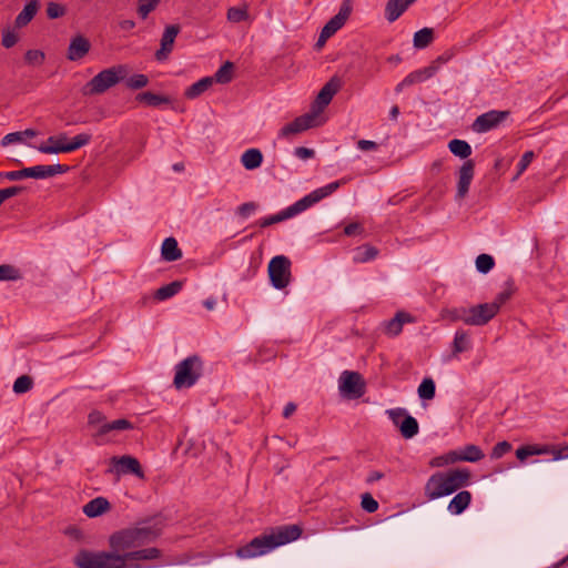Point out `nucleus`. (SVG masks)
Here are the masks:
<instances>
[{
    "instance_id": "nucleus-1",
    "label": "nucleus",
    "mask_w": 568,
    "mask_h": 568,
    "mask_svg": "<svg viewBox=\"0 0 568 568\" xmlns=\"http://www.w3.org/2000/svg\"><path fill=\"white\" fill-rule=\"evenodd\" d=\"M110 551L82 549L74 557L78 568H143L138 561L152 560L161 556L158 548H140L134 528L112 534L109 538Z\"/></svg>"
},
{
    "instance_id": "nucleus-2",
    "label": "nucleus",
    "mask_w": 568,
    "mask_h": 568,
    "mask_svg": "<svg viewBox=\"0 0 568 568\" xmlns=\"http://www.w3.org/2000/svg\"><path fill=\"white\" fill-rule=\"evenodd\" d=\"M301 534L302 529L297 525H285L272 528L270 531L253 538L245 546L239 547L235 554L241 559L263 556L280 546L298 539Z\"/></svg>"
},
{
    "instance_id": "nucleus-3",
    "label": "nucleus",
    "mask_w": 568,
    "mask_h": 568,
    "mask_svg": "<svg viewBox=\"0 0 568 568\" xmlns=\"http://www.w3.org/2000/svg\"><path fill=\"white\" fill-rule=\"evenodd\" d=\"M344 180L334 181L325 186H322L320 189H316L312 191L310 194L305 195L301 200L296 201L291 206L286 207L285 210L278 212L277 214L263 217L257 221V225L260 227H267L273 224L283 222L287 219L293 217L294 215L302 213L303 211L307 210L312 205L318 203L324 197L331 195L334 193L342 184H344Z\"/></svg>"
},
{
    "instance_id": "nucleus-4",
    "label": "nucleus",
    "mask_w": 568,
    "mask_h": 568,
    "mask_svg": "<svg viewBox=\"0 0 568 568\" xmlns=\"http://www.w3.org/2000/svg\"><path fill=\"white\" fill-rule=\"evenodd\" d=\"M469 479L470 471L467 469H453L446 473H435L426 483L425 495L430 500L448 496L466 486Z\"/></svg>"
},
{
    "instance_id": "nucleus-5",
    "label": "nucleus",
    "mask_w": 568,
    "mask_h": 568,
    "mask_svg": "<svg viewBox=\"0 0 568 568\" xmlns=\"http://www.w3.org/2000/svg\"><path fill=\"white\" fill-rule=\"evenodd\" d=\"M129 74V68L125 64H118L111 68L104 69L94 75L88 83L82 88L83 95H98L108 91L119 82L126 79Z\"/></svg>"
},
{
    "instance_id": "nucleus-6",
    "label": "nucleus",
    "mask_w": 568,
    "mask_h": 568,
    "mask_svg": "<svg viewBox=\"0 0 568 568\" xmlns=\"http://www.w3.org/2000/svg\"><path fill=\"white\" fill-rule=\"evenodd\" d=\"M202 375V361L199 356L192 355L175 366L173 385L176 389L192 387Z\"/></svg>"
},
{
    "instance_id": "nucleus-7",
    "label": "nucleus",
    "mask_w": 568,
    "mask_h": 568,
    "mask_svg": "<svg viewBox=\"0 0 568 568\" xmlns=\"http://www.w3.org/2000/svg\"><path fill=\"white\" fill-rule=\"evenodd\" d=\"M271 284L276 290L285 288L291 282V261L284 255L274 256L268 263Z\"/></svg>"
},
{
    "instance_id": "nucleus-8",
    "label": "nucleus",
    "mask_w": 568,
    "mask_h": 568,
    "mask_svg": "<svg viewBox=\"0 0 568 568\" xmlns=\"http://www.w3.org/2000/svg\"><path fill=\"white\" fill-rule=\"evenodd\" d=\"M338 389L347 398H359L365 393V383L357 372L344 371L338 378Z\"/></svg>"
},
{
    "instance_id": "nucleus-9",
    "label": "nucleus",
    "mask_w": 568,
    "mask_h": 568,
    "mask_svg": "<svg viewBox=\"0 0 568 568\" xmlns=\"http://www.w3.org/2000/svg\"><path fill=\"white\" fill-rule=\"evenodd\" d=\"M111 464L112 468L109 471L115 473L118 476L133 474L141 479L144 478L140 462L135 457L129 455L115 456L111 458Z\"/></svg>"
},
{
    "instance_id": "nucleus-10",
    "label": "nucleus",
    "mask_w": 568,
    "mask_h": 568,
    "mask_svg": "<svg viewBox=\"0 0 568 568\" xmlns=\"http://www.w3.org/2000/svg\"><path fill=\"white\" fill-rule=\"evenodd\" d=\"M341 88V81L337 77H333L318 92L313 105L311 113H316V119L323 110L329 104L333 97L337 93Z\"/></svg>"
},
{
    "instance_id": "nucleus-11",
    "label": "nucleus",
    "mask_w": 568,
    "mask_h": 568,
    "mask_svg": "<svg viewBox=\"0 0 568 568\" xmlns=\"http://www.w3.org/2000/svg\"><path fill=\"white\" fill-rule=\"evenodd\" d=\"M509 115L508 111L491 110L477 116L471 129L474 132L484 133L497 128Z\"/></svg>"
},
{
    "instance_id": "nucleus-12",
    "label": "nucleus",
    "mask_w": 568,
    "mask_h": 568,
    "mask_svg": "<svg viewBox=\"0 0 568 568\" xmlns=\"http://www.w3.org/2000/svg\"><path fill=\"white\" fill-rule=\"evenodd\" d=\"M318 124H321V122L318 121V119H316V113L310 112V113H306V114H303V115L296 118L292 122L284 125L281 129L278 135L281 138H288L293 134H297L307 129L317 126Z\"/></svg>"
},
{
    "instance_id": "nucleus-13",
    "label": "nucleus",
    "mask_w": 568,
    "mask_h": 568,
    "mask_svg": "<svg viewBox=\"0 0 568 568\" xmlns=\"http://www.w3.org/2000/svg\"><path fill=\"white\" fill-rule=\"evenodd\" d=\"M352 12V1L343 0L337 14L328 20V22L323 27L324 36L323 38H331L334 36L347 21Z\"/></svg>"
},
{
    "instance_id": "nucleus-14",
    "label": "nucleus",
    "mask_w": 568,
    "mask_h": 568,
    "mask_svg": "<svg viewBox=\"0 0 568 568\" xmlns=\"http://www.w3.org/2000/svg\"><path fill=\"white\" fill-rule=\"evenodd\" d=\"M468 325L483 326L497 314L496 304L484 303L469 307Z\"/></svg>"
},
{
    "instance_id": "nucleus-15",
    "label": "nucleus",
    "mask_w": 568,
    "mask_h": 568,
    "mask_svg": "<svg viewBox=\"0 0 568 568\" xmlns=\"http://www.w3.org/2000/svg\"><path fill=\"white\" fill-rule=\"evenodd\" d=\"M475 174V163L473 160H466L458 171V182L456 191V200L460 201L466 197L470 183Z\"/></svg>"
},
{
    "instance_id": "nucleus-16",
    "label": "nucleus",
    "mask_w": 568,
    "mask_h": 568,
    "mask_svg": "<svg viewBox=\"0 0 568 568\" xmlns=\"http://www.w3.org/2000/svg\"><path fill=\"white\" fill-rule=\"evenodd\" d=\"M181 28L179 24H170L165 28L161 41L160 49L155 52L158 61H165L173 51L174 41Z\"/></svg>"
},
{
    "instance_id": "nucleus-17",
    "label": "nucleus",
    "mask_w": 568,
    "mask_h": 568,
    "mask_svg": "<svg viewBox=\"0 0 568 568\" xmlns=\"http://www.w3.org/2000/svg\"><path fill=\"white\" fill-rule=\"evenodd\" d=\"M450 462H469L476 463L485 457L484 452L474 444H468L459 449L452 450L448 454Z\"/></svg>"
},
{
    "instance_id": "nucleus-18",
    "label": "nucleus",
    "mask_w": 568,
    "mask_h": 568,
    "mask_svg": "<svg viewBox=\"0 0 568 568\" xmlns=\"http://www.w3.org/2000/svg\"><path fill=\"white\" fill-rule=\"evenodd\" d=\"M26 169V178L31 179H48L57 174L65 173L69 170L68 165L64 164H52V165H36Z\"/></svg>"
},
{
    "instance_id": "nucleus-19",
    "label": "nucleus",
    "mask_w": 568,
    "mask_h": 568,
    "mask_svg": "<svg viewBox=\"0 0 568 568\" xmlns=\"http://www.w3.org/2000/svg\"><path fill=\"white\" fill-rule=\"evenodd\" d=\"M90 48H91L90 41L85 37L80 36V34L75 36L70 41L68 52H67V58L70 61L81 60L89 53Z\"/></svg>"
},
{
    "instance_id": "nucleus-20",
    "label": "nucleus",
    "mask_w": 568,
    "mask_h": 568,
    "mask_svg": "<svg viewBox=\"0 0 568 568\" xmlns=\"http://www.w3.org/2000/svg\"><path fill=\"white\" fill-rule=\"evenodd\" d=\"M416 0H388L385 6V18L388 22L396 21Z\"/></svg>"
},
{
    "instance_id": "nucleus-21",
    "label": "nucleus",
    "mask_w": 568,
    "mask_h": 568,
    "mask_svg": "<svg viewBox=\"0 0 568 568\" xmlns=\"http://www.w3.org/2000/svg\"><path fill=\"white\" fill-rule=\"evenodd\" d=\"M412 320L408 313L398 312L393 318L384 323V332L388 336H397L402 332L403 325L412 322Z\"/></svg>"
},
{
    "instance_id": "nucleus-22",
    "label": "nucleus",
    "mask_w": 568,
    "mask_h": 568,
    "mask_svg": "<svg viewBox=\"0 0 568 568\" xmlns=\"http://www.w3.org/2000/svg\"><path fill=\"white\" fill-rule=\"evenodd\" d=\"M133 528L138 534L140 547L154 541L161 535L162 531V528L158 524L142 525Z\"/></svg>"
},
{
    "instance_id": "nucleus-23",
    "label": "nucleus",
    "mask_w": 568,
    "mask_h": 568,
    "mask_svg": "<svg viewBox=\"0 0 568 568\" xmlns=\"http://www.w3.org/2000/svg\"><path fill=\"white\" fill-rule=\"evenodd\" d=\"M110 509V503L104 497H97L89 503H87L82 511L89 518H95L106 513Z\"/></svg>"
},
{
    "instance_id": "nucleus-24",
    "label": "nucleus",
    "mask_w": 568,
    "mask_h": 568,
    "mask_svg": "<svg viewBox=\"0 0 568 568\" xmlns=\"http://www.w3.org/2000/svg\"><path fill=\"white\" fill-rule=\"evenodd\" d=\"M470 501L471 494L468 490H462L453 497L447 509L453 515H459L469 506Z\"/></svg>"
},
{
    "instance_id": "nucleus-25",
    "label": "nucleus",
    "mask_w": 568,
    "mask_h": 568,
    "mask_svg": "<svg viewBox=\"0 0 568 568\" xmlns=\"http://www.w3.org/2000/svg\"><path fill=\"white\" fill-rule=\"evenodd\" d=\"M161 253L163 260L168 262H174L182 257V252L178 246V242L174 237H168L163 241Z\"/></svg>"
},
{
    "instance_id": "nucleus-26",
    "label": "nucleus",
    "mask_w": 568,
    "mask_h": 568,
    "mask_svg": "<svg viewBox=\"0 0 568 568\" xmlns=\"http://www.w3.org/2000/svg\"><path fill=\"white\" fill-rule=\"evenodd\" d=\"M39 9V3L37 0L29 1L22 11L16 18V27L22 28L27 26L37 14Z\"/></svg>"
},
{
    "instance_id": "nucleus-27",
    "label": "nucleus",
    "mask_w": 568,
    "mask_h": 568,
    "mask_svg": "<svg viewBox=\"0 0 568 568\" xmlns=\"http://www.w3.org/2000/svg\"><path fill=\"white\" fill-rule=\"evenodd\" d=\"M263 154L258 149H248L241 156V163L246 170H255L261 166Z\"/></svg>"
},
{
    "instance_id": "nucleus-28",
    "label": "nucleus",
    "mask_w": 568,
    "mask_h": 568,
    "mask_svg": "<svg viewBox=\"0 0 568 568\" xmlns=\"http://www.w3.org/2000/svg\"><path fill=\"white\" fill-rule=\"evenodd\" d=\"M67 144V136L64 134H61L59 136H49L47 140V144H41L40 146H38V150L41 153L45 154L65 153L64 151H57L54 149L65 146Z\"/></svg>"
},
{
    "instance_id": "nucleus-29",
    "label": "nucleus",
    "mask_w": 568,
    "mask_h": 568,
    "mask_svg": "<svg viewBox=\"0 0 568 568\" xmlns=\"http://www.w3.org/2000/svg\"><path fill=\"white\" fill-rule=\"evenodd\" d=\"M214 83V79H211L210 77H205L190 85L185 92L184 95L187 99H195L200 97L202 93H204L209 88L212 87Z\"/></svg>"
},
{
    "instance_id": "nucleus-30",
    "label": "nucleus",
    "mask_w": 568,
    "mask_h": 568,
    "mask_svg": "<svg viewBox=\"0 0 568 568\" xmlns=\"http://www.w3.org/2000/svg\"><path fill=\"white\" fill-rule=\"evenodd\" d=\"M419 426L415 417L406 412L404 419L400 423L399 432L406 439H410L418 434Z\"/></svg>"
},
{
    "instance_id": "nucleus-31",
    "label": "nucleus",
    "mask_w": 568,
    "mask_h": 568,
    "mask_svg": "<svg viewBox=\"0 0 568 568\" xmlns=\"http://www.w3.org/2000/svg\"><path fill=\"white\" fill-rule=\"evenodd\" d=\"M434 40V30L432 28H423L415 32L413 44L416 49L427 48Z\"/></svg>"
},
{
    "instance_id": "nucleus-32",
    "label": "nucleus",
    "mask_w": 568,
    "mask_h": 568,
    "mask_svg": "<svg viewBox=\"0 0 568 568\" xmlns=\"http://www.w3.org/2000/svg\"><path fill=\"white\" fill-rule=\"evenodd\" d=\"M182 288V282L174 281L155 291L154 297L158 301H165L176 295Z\"/></svg>"
},
{
    "instance_id": "nucleus-33",
    "label": "nucleus",
    "mask_w": 568,
    "mask_h": 568,
    "mask_svg": "<svg viewBox=\"0 0 568 568\" xmlns=\"http://www.w3.org/2000/svg\"><path fill=\"white\" fill-rule=\"evenodd\" d=\"M449 151L460 159H467L471 154V146L468 142L459 139H454L448 143Z\"/></svg>"
},
{
    "instance_id": "nucleus-34",
    "label": "nucleus",
    "mask_w": 568,
    "mask_h": 568,
    "mask_svg": "<svg viewBox=\"0 0 568 568\" xmlns=\"http://www.w3.org/2000/svg\"><path fill=\"white\" fill-rule=\"evenodd\" d=\"M233 70H234V64L230 61H226L219 68V70L215 72V74L210 78L214 79V82H217L221 84H226V83L231 82V80L233 79Z\"/></svg>"
},
{
    "instance_id": "nucleus-35",
    "label": "nucleus",
    "mask_w": 568,
    "mask_h": 568,
    "mask_svg": "<svg viewBox=\"0 0 568 568\" xmlns=\"http://www.w3.org/2000/svg\"><path fill=\"white\" fill-rule=\"evenodd\" d=\"M377 254L378 251L376 247L372 245H363L356 248L353 260L356 263H365L374 260L377 256Z\"/></svg>"
},
{
    "instance_id": "nucleus-36",
    "label": "nucleus",
    "mask_w": 568,
    "mask_h": 568,
    "mask_svg": "<svg viewBox=\"0 0 568 568\" xmlns=\"http://www.w3.org/2000/svg\"><path fill=\"white\" fill-rule=\"evenodd\" d=\"M470 348V341L465 331H457L453 342V354L458 355Z\"/></svg>"
},
{
    "instance_id": "nucleus-37",
    "label": "nucleus",
    "mask_w": 568,
    "mask_h": 568,
    "mask_svg": "<svg viewBox=\"0 0 568 568\" xmlns=\"http://www.w3.org/2000/svg\"><path fill=\"white\" fill-rule=\"evenodd\" d=\"M91 141V134L89 133H80L75 135L72 141L68 142L65 146L55 149L57 151H64L65 153L73 152L84 145H87Z\"/></svg>"
},
{
    "instance_id": "nucleus-38",
    "label": "nucleus",
    "mask_w": 568,
    "mask_h": 568,
    "mask_svg": "<svg viewBox=\"0 0 568 568\" xmlns=\"http://www.w3.org/2000/svg\"><path fill=\"white\" fill-rule=\"evenodd\" d=\"M131 428H132V424L128 419L120 418V419H116V420H113L110 423L102 424L101 427L99 428L98 434L104 435L112 430H125V429H131Z\"/></svg>"
},
{
    "instance_id": "nucleus-39",
    "label": "nucleus",
    "mask_w": 568,
    "mask_h": 568,
    "mask_svg": "<svg viewBox=\"0 0 568 568\" xmlns=\"http://www.w3.org/2000/svg\"><path fill=\"white\" fill-rule=\"evenodd\" d=\"M136 101L143 102L150 106H159L163 103H169V98L152 92H142L136 95Z\"/></svg>"
},
{
    "instance_id": "nucleus-40",
    "label": "nucleus",
    "mask_w": 568,
    "mask_h": 568,
    "mask_svg": "<svg viewBox=\"0 0 568 568\" xmlns=\"http://www.w3.org/2000/svg\"><path fill=\"white\" fill-rule=\"evenodd\" d=\"M436 385L433 378L426 377L419 384L417 388V393L419 398L430 400L435 397Z\"/></svg>"
},
{
    "instance_id": "nucleus-41",
    "label": "nucleus",
    "mask_w": 568,
    "mask_h": 568,
    "mask_svg": "<svg viewBox=\"0 0 568 568\" xmlns=\"http://www.w3.org/2000/svg\"><path fill=\"white\" fill-rule=\"evenodd\" d=\"M22 278L21 271L11 264L0 265V281H19Z\"/></svg>"
},
{
    "instance_id": "nucleus-42",
    "label": "nucleus",
    "mask_w": 568,
    "mask_h": 568,
    "mask_svg": "<svg viewBox=\"0 0 568 568\" xmlns=\"http://www.w3.org/2000/svg\"><path fill=\"white\" fill-rule=\"evenodd\" d=\"M160 0H138V14L141 19H146L149 14L156 9Z\"/></svg>"
},
{
    "instance_id": "nucleus-43",
    "label": "nucleus",
    "mask_w": 568,
    "mask_h": 568,
    "mask_svg": "<svg viewBox=\"0 0 568 568\" xmlns=\"http://www.w3.org/2000/svg\"><path fill=\"white\" fill-rule=\"evenodd\" d=\"M33 386V381L28 375L19 376L13 383V392L16 394H23L29 392Z\"/></svg>"
},
{
    "instance_id": "nucleus-44",
    "label": "nucleus",
    "mask_w": 568,
    "mask_h": 568,
    "mask_svg": "<svg viewBox=\"0 0 568 568\" xmlns=\"http://www.w3.org/2000/svg\"><path fill=\"white\" fill-rule=\"evenodd\" d=\"M495 265V261L491 255L480 254L476 258V268L478 272L486 274L488 273Z\"/></svg>"
},
{
    "instance_id": "nucleus-45",
    "label": "nucleus",
    "mask_w": 568,
    "mask_h": 568,
    "mask_svg": "<svg viewBox=\"0 0 568 568\" xmlns=\"http://www.w3.org/2000/svg\"><path fill=\"white\" fill-rule=\"evenodd\" d=\"M469 307H456L447 311V315L452 321H462L468 325Z\"/></svg>"
},
{
    "instance_id": "nucleus-46",
    "label": "nucleus",
    "mask_w": 568,
    "mask_h": 568,
    "mask_svg": "<svg viewBox=\"0 0 568 568\" xmlns=\"http://www.w3.org/2000/svg\"><path fill=\"white\" fill-rule=\"evenodd\" d=\"M248 18L247 10L245 8L232 7L227 10V20L234 23L242 22Z\"/></svg>"
},
{
    "instance_id": "nucleus-47",
    "label": "nucleus",
    "mask_w": 568,
    "mask_h": 568,
    "mask_svg": "<svg viewBox=\"0 0 568 568\" xmlns=\"http://www.w3.org/2000/svg\"><path fill=\"white\" fill-rule=\"evenodd\" d=\"M149 83V78L145 74H134L131 78L126 79V87L132 90H139L146 87Z\"/></svg>"
},
{
    "instance_id": "nucleus-48",
    "label": "nucleus",
    "mask_w": 568,
    "mask_h": 568,
    "mask_svg": "<svg viewBox=\"0 0 568 568\" xmlns=\"http://www.w3.org/2000/svg\"><path fill=\"white\" fill-rule=\"evenodd\" d=\"M535 158V153L532 151H526L523 156L520 158L518 164H517V174L515 179H518L529 166L531 161Z\"/></svg>"
},
{
    "instance_id": "nucleus-49",
    "label": "nucleus",
    "mask_w": 568,
    "mask_h": 568,
    "mask_svg": "<svg viewBox=\"0 0 568 568\" xmlns=\"http://www.w3.org/2000/svg\"><path fill=\"white\" fill-rule=\"evenodd\" d=\"M510 450H511V445L508 442L503 440V442L497 443L494 446L490 457L493 459H499Z\"/></svg>"
},
{
    "instance_id": "nucleus-50",
    "label": "nucleus",
    "mask_w": 568,
    "mask_h": 568,
    "mask_svg": "<svg viewBox=\"0 0 568 568\" xmlns=\"http://www.w3.org/2000/svg\"><path fill=\"white\" fill-rule=\"evenodd\" d=\"M65 13V7L57 3V2H49L47 6V16L49 19H58Z\"/></svg>"
},
{
    "instance_id": "nucleus-51",
    "label": "nucleus",
    "mask_w": 568,
    "mask_h": 568,
    "mask_svg": "<svg viewBox=\"0 0 568 568\" xmlns=\"http://www.w3.org/2000/svg\"><path fill=\"white\" fill-rule=\"evenodd\" d=\"M361 506L365 511L369 514L375 513L378 509V503L368 493L362 496Z\"/></svg>"
},
{
    "instance_id": "nucleus-52",
    "label": "nucleus",
    "mask_w": 568,
    "mask_h": 568,
    "mask_svg": "<svg viewBox=\"0 0 568 568\" xmlns=\"http://www.w3.org/2000/svg\"><path fill=\"white\" fill-rule=\"evenodd\" d=\"M386 414L387 416L389 417V419L393 422V424L396 426V427H400V423L402 420L404 419L405 415H406V409L405 408H392V409H387L386 410Z\"/></svg>"
},
{
    "instance_id": "nucleus-53",
    "label": "nucleus",
    "mask_w": 568,
    "mask_h": 568,
    "mask_svg": "<svg viewBox=\"0 0 568 568\" xmlns=\"http://www.w3.org/2000/svg\"><path fill=\"white\" fill-rule=\"evenodd\" d=\"M24 59L31 64H41L44 60V53L40 50H28L24 54Z\"/></svg>"
},
{
    "instance_id": "nucleus-54",
    "label": "nucleus",
    "mask_w": 568,
    "mask_h": 568,
    "mask_svg": "<svg viewBox=\"0 0 568 568\" xmlns=\"http://www.w3.org/2000/svg\"><path fill=\"white\" fill-rule=\"evenodd\" d=\"M18 42V34L8 29L2 32L1 43L4 48H12Z\"/></svg>"
},
{
    "instance_id": "nucleus-55",
    "label": "nucleus",
    "mask_w": 568,
    "mask_h": 568,
    "mask_svg": "<svg viewBox=\"0 0 568 568\" xmlns=\"http://www.w3.org/2000/svg\"><path fill=\"white\" fill-rule=\"evenodd\" d=\"M425 80H427V79H426L425 74L423 73V70L419 69V70L410 72L407 77H405L404 84H407L408 87H410L415 83L423 82Z\"/></svg>"
},
{
    "instance_id": "nucleus-56",
    "label": "nucleus",
    "mask_w": 568,
    "mask_h": 568,
    "mask_svg": "<svg viewBox=\"0 0 568 568\" xmlns=\"http://www.w3.org/2000/svg\"><path fill=\"white\" fill-rule=\"evenodd\" d=\"M23 139H22V135L20 133V131L18 132H11V133H8L6 134L2 140H1V146L6 148L10 144H14V143H23Z\"/></svg>"
},
{
    "instance_id": "nucleus-57",
    "label": "nucleus",
    "mask_w": 568,
    "mask_h": 568,
    "mask_svg": "<svg viewBox=\"0 0 568 568\" xmlns=\"http://www.w3.org/2000/svg\"><path fill=\"white\" fill-rule=\"evenodd\" d=\"M257 209V204L254 202L243 203L237 207V213L242 217H248L255 210Z\"/></svg>"
},
{
    "instance_id": "nucleus-58",
    "label": "nucleus",
    "mask_w": 568,
    "mask_h": 568,
    "mask_svg": "<svg viewBox=\"0 0 568 568\" xmlns=\"http://www.w3.org/2000/svg\"><path fill=\"white\" fill-rule=\"evenodd\" d=\"M530 456L547 455L551 453L549 446L546 445H527Z\"/></svg>"
},
{
    "instance_id": "nucleus-59",
    "label": "nucleus",
    "mask_w": 568,
    "mask_h": 568,
    "mask_svg": "<svg viewBox=\"0 0 568 568\" xmlns=\"http://www.w3.org/2000/svg\"><path fill=\"white\" fill-rule=\"evenodd\" d=\"M23 191V187L22 186H10V187H7V189H1L0 190V194L3 199V201H6L7 199H10L12 196H16L18 194H20L21 192Z\"/></svg>"
},
{
    "instance_id": "nucleus-60",
    "label": "nucleus",
    "mask_w": 568,
    "mask_h": 568,
    "mask_svg": "<svg viewBox=\"0 0 568 568\" xmlns=\"http://www.w3.org/2000/svg\"><path fill=\"white\" fill-rule=\"evenodd\" d=\"M294 154L301 160H307L313 158L315 152L312 149L298 146L294 150Z\"/></svg>"
},
{
    "instance_id": "nucleus-61",
    "label": "nucleus",
    "mask_w": 568,
    "mask_h": 568,
    "mask_svg": "<svg viewBox=\"0 0 568 568\" xmlns=\"http://www.w3.org/2000/svg\"><path fill=\"white\" fill-rule=\"evenodd\" d=\"M509 297H510V292L503 291L499 294H497V296L494 298L493 302H490V304H496L497 313H498L500 307L509 300Z\"/></svg>"
},
{
    "instance_id": "nucleus-62",
    "label": "nucleus",
    "mask_w": 568,
    "mask_h": 568,
    "mask_svg": "<svg viewBox=\"0 0 568 568\" xmlns=\"http://www.w3.org/2000/svg\"><path fill=\"white\" fill-rule=\"evenodd\" d=\"M455 54H456L455 49H453V48L448 49L436 58V63L445 64V63L449 62L455 57Z\"/></svg>"
},
{
    "instance_id": "nucleus-63",
    "label": "nucleus",
    "mask_w": 568,
    "mask_h": 568,
    "mask_svg": "<svg viewBox=\"0 0 568 568\" xmlns=\"http://www.w3.org/2000/svg\"><path fill=\"white\" fill-rule=\"evenodd\" d=\"M106 423L105 417L98 410H94L89 414V424L90 425H102Z\"/></svg>"
},
{
    "instance_id": "nucleus-64",
    "label": "nucleus",
    "mask_w": 568,
    "mask_h": 568,
    "mask_svg": "<svg viewBox=\"0 0 568 568\" xmlns=\"http://www.w3.org/2000/svg\"><path fill=\"white\" fill-rule=\"evenodd\" d=\"M440 65L442 64L436 63L435 59L428 67L422 69L426 79H430L432 77H434L438 72Z\"/></svg>"
}]
</instances>
